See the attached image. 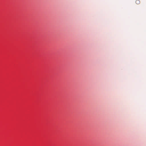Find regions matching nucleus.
<instances>
[{
	"label": "nucleus",
	"instance_id": "obj_1",
	"mask_svg": "<svg viewBox=\"0 0 146 146\" xmlns=\"http://www.w3.org/2000/svg\"><path fill=\"white\" fill-rule=\"evenodd\" d=\"M136 3L137 4H139L140 3V1L139 0H137L135 1Z\"/></svg>",
	"mask_w": 146,
	"mask_h": 146
}]
</instances>
